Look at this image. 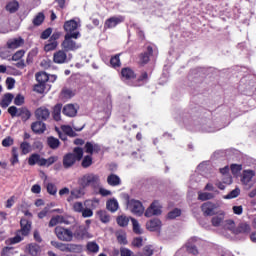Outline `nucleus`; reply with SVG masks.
<instances>
[{"label": "nucleus", "instance_id": "obj_1", "mask_svg": "<svg viewBox=\"0 0 256 256\" xmlns=\"http://www.w3.org/2000/svg\"><path fill=\"white\" fill-rule=\"evenodd\" d=\"M81 37V33L79 31L73 33H66L64 36V41L61 44L62 49L66 52L68 51H77V49H81V44H78L73 39H79Z\"/></svg>", "mask_w": 256, "mask_h": 256}, {"label": "nucleus", "instance_id": "obj_2", "mask_svg": "<svg viewBox=\"0 0 256 256\" xmlns=\"http://www.w3.org/2000/svg\"><path fill=\"white\" fill-rule=\"evenodd\" d=\"M83 159V148L76 147L73 150V153H68L63 157V167L64 169H70L73 167L77 161H81Z\"/></svg>", "mask_w": 256, "mask_h": 256}, {"label": "nucleus", "instance_id": "obj_3", "mask_svg": "<svg viewBox=\"0 0 256 256\" xmlns=\"http://www.w3.org/2000/svg\"><path fill=\"white\" fill-rule=\"evenodd\" d=\"M79 183L82 187H93L97 189L101 185V178L98 174L87 173L79 179Z\"/></svg>", "mask_w": 256, "mask_h": 256}, {"label": "nucleus", "instance_id": "obj_4", "mask_svg": "<svg viewBox=\"0 0 256 256\" xmlns=\"http://www.w3.org/2000/svg\"><path fill=\"white\" fill-rule=\"evenodd\" d=\"M51 245L64 253H81L83 251V246L79 244H63L61 242L51 241Z\"/></svg>", "mask_w": 256, "mask_h": 256}, {"label": "nucleus", "instance_id": "obj_5", "mask_svg": "<svg viewBox=\"0 0 256 256\" xmlns=\"http://www.w3.org/2000/svg\"><path fill=\"white\" fill-rule=\"evenodd\" d=\"M8 113L11 117H21L22 121H29L31 119V111L27 107L17 108L16 106H10Z\"/></svg>", "mask_w": 256, "mask_h": 256}, {"label": "nucleus", "instance_id": "obj_6", "mask_svg": "<svg viewBox=\"0 0 256 256\" xmlns=\"http://www.w3.org/2000/svg\"><path fill=\"white\" fill-rule=\"evenodd\" d=\"M30 231H31V225H24V226H22L21 230H19L16 233L15 237L8 239L6 242L9 245H15L17 243H21V240L24 237H27V235H29Z\"/></svg>", "mask_w": 256, "mask_h": 256}, {"label": "nucleus", "instance_id": "obj_7", "mask_svg": "<svg viewBox=\"0 0 256 256\" xmlns=\"http://www.w3.org/2000/svg\"><path fill=\"white\" fill-rule=\"evenodd\" d=\"M127 209H129V211H131V213L134 215H138V217H141V215L145 213V207H143V203L135 199L128 200Z\"/></svg>", "mask_w": 256, "mask_h": 256}, {"label": "nucleus", "instance_id": "obj_8", "mask_svg": "<svg viewBox=\"0 0 256 256\" xmlns=\"http://www.w3.org/2000/svg\"><path fill=\"white\" fill-rule=\"evenodd\" d=\"M216 209H219V204L207 201L201 205V211L204 217H213V215H217L215 212Z\"/></svg>", "mask_w": 256, "mask_h": 256}, {"label": "nucleus", "instance_id": "obj_9", "mask_svg": "<svg viewBox=\"0 0 256 256\" xmlns=\"http://www.w3.org/2000/svg\"><path fill=\"white\" fill-rule=\"evenodd\" d=\"M55 233L60 241H73V232L63 226H57Z\"/></svg>", "mask_w": 256, "mask_h": 256}, {"label": "nucleus", "instance_id": "obj_10", "mask_svg": "<svg viewBox=\"0 0 256 256\" xmlns=\"http://www.w3.org/2000/svg\"><path fill=\"white\" fill-rule=\"evenodd\" d=\"M161 209H163V206L161 205V202L155 200L146 209L145 217H153V216L161 215V213H163V211Z\"/></svg>", "mask_w": 256, "mask_h": 256}, {"label": "nucleus", "instance_id": "obj_11", "mask_svg": "<svg viewBox=\"0 0 256 256\" xmlns=\"http://www.w3.org/2000/svg\"><path fill=\"white\" fill-rule=\"evenodd\" d=\"M73 236L78 239V240H83V239H91L93 235L89 233L87 226H77L75 229Z\"/></svg>", "mask_w": 256, "mask_h": 256}, {"label": "nucleus", "instance_id": "obj_12", "mask_svg": "<svg viewBox=\"0 0 256 256\" xmlns=\"http://www.w3.org/2000/svg\"><path fill=\"white\" fill-rule=\"evenodd\" d=\"M53 61L57 65H63V63H69V61H71V57L67 56V51L58 50L53 54Z\"/></svg>", "mask_w": 256, "mask_h": 256}, {"label": "nucleus", "instance_id": "obj_13", "mask_svg": "<svg viewBox=\"0 0 256 256\" xmlns=\"http://www.w3.org/2000/svg\"><path fill=\"white\" fill-rule=\"evenodd\" d=\"M78 111L79 106L77 104H66L62 109V113L66 117H77Z\"/></svg>", "mask_w": 256, "mask_h": 256}, {"label": "nucleus", "instance_id": "obj_14", "mask_svg": "<svg viewBox=\"0 0 256 256\" xmlns=\"http://www.w3.org/2000/svg\"><path fill=\"white\" fill-rule=\"evenodd\" d=\"M124 21H125V18L123 16L111 17L105 21L104 28L113 29L114 27H117L119 23H123Z\"/></svg>", "mask_w": 256, "mask_h": 256}, {"label": "nucleus", "instance_id": "obj_15", "mask_svg": "<svg viewBox=\"0 0 256 256\" xmlns=\"http://www.w3.org/2000/svg\"><path fill=\"white\" fill-rule=\"evenodd\" d=\"M228 229L229 231H232L234 235H239L241 233L248 235V233H251V226L249 225L230 226Z\"/></svg>", "mask_w": 256, "mask_h": 256}, {"label": "nucleus", "instance_id": "obj_16", "mask_svg": "<svg viewBox=\"0 0 256 256\" xmlns=\"http://www.w3.org/2000/svg\"><path fill=\"white\" fill-rule=\"evenodd\" d=\"M51 115V112L49 109L45 107H40L35 111V116L39 121H47Z\"/></svg>", "mask_w": 256, "mask_h": 256}, {"label": "nucleus", "instance_id": "obj_17", "mask_svg": "<svg viewBox=\"0 0 256 256\" xmlns=\"http://www.w3.org/2000/svg\"><path fill=\"white\" fill-rule=\"evenodd\" d=\"M85 153L93 155V153H99L101 151V146L95 142H87L84 146Z\"/></svg>", "mask_w": 256, "mask_h": 256}, {"label": "nucleus", "instance_id": "obj_18", "mask_svg": "<svg viewBox=\"0 0 256 256\" xmlns=\"http://www.w3.org/2000/svg\"><path fill=\"white\" fill-rule=\"evenodd\" d=\"M81 25L75 20H68L64 23V30L66 33H73V31H77Z\"/></svg>", "mask_w": 256, "mask_h": 256}, {"label": "nucleus", "instance_id": "obj_19", "mask_svg": "<svg viewBox=\"0 0 256 256\" xmlns=\"http://www.w3.org/2000/svg\"><path fill=\"white\" fill-rule=\"evenodd\" d=\"M254 177H255V171L244 170L241 178L242 185H249V183H251Z\"/></svg>", "mask_w": 256, "mask_h": 256}, {"label": "nucleus", "instance_id": "obj_20", "mask_svg": "<svg viewBox=\"0 0 256 256\" xmlns=\"http://www.w3.org/2000/svg\"><path fill=\"white\" fill-rule=\"evenodd\" d=\"M118 225H129V221H131L132 225H138L137 220L131 218L125 214H122L116 219Z\"/></svg>", "mask_w": 256, "mask_h": 256}, {"label": "nucleus", "instance_id": "obj_21", "mask_svg": "<svg viewBox=\"0 0 256 256\" xmlns=\"http://www.w3.org/2000/svg\"><path fill=\"white\" fill-rule=\"evenodd\" d=\"M152 55H153V47L148 46L147 51L140 54V64L147 65V63H149V59Z\"/></svg>", "mask_w": 256, "mask_h": 256}, {"label": "nucleus", "instance_id": "obj_22", "mask_svg": "<svg viewBox=\"0 0 256 256\" xmlns=\"http://www.w3.org/2000/svg\"><path fill=\"white\" fill-rule=\"evenodd\" d=\"M31 129L34 133L41 135V133H45L46 126L45 123L41 121H36L32 123Z\"/></svg>", "mask_w": 256, "mask_h": 256}, {"label": "nucleus", "instance_id": "obj_23", "mask_svg": "<svg viewBox=\"0 0 256 256\" xmlns=\"http://www.w3.org/2000/svg\"><path fill=\"white\" fill-rule=\"evenodd\" d=\"M25 43V40L23 38H14L10 39L7 42L8 49H18V47H21Z\"/></svg>", "mask_w": 256, "mask_h": 256}, {"label": "nucleus", "instance_id": "obj_24", "mask_svg": "<svg viewBox=\"0 0 256 256\" xmlns=\"http://www.w3.org/2000/svg\"><path fill=\"white\" fill-rule=\"evenodd\" d=\"M121 75L123 77V79H126L127 81H131V79H135L137 77V75H135V72L133 71V69L127 67V68H123L121 71Z\"/></svg>", "mask_w": 256, "mask_h": 256}, {"label": "nucleus", "instance_id": "obj_25", "mask_svg": "<svg viewBox=\"0 0 256 256\" xmlns=\"http://www.w3.org/2000/svg\"><path fill=\"white\" fill-rule=\"evenodd\" d=\"M83 195H85V193L83 192V190H81V188H75L70 192V196L68 197L67 201L71 203L73 199H81Z\"/></svg>", "mask_w": 256, "mask_h": 256}, {"label": "nucleus", "instance_id": "obj_26", "mask_svg": "<svg viewBox=\"0 0 256 256\" xmlns=\"http://www.w3.org/2000/svg\"><path fill=\"white\" fill-rule=\"evenodd\" d=\"M107 183L111 187H118V185H121V178L116 174H110L107 177Z\"/></svg>", "mask_w": 256, "mask_h": 256}, {"label": "nucleus", "instance_id": "obj_27", "mask_svg": "<svg viewBox=\"0 0 256 256\" xmlns=\"http://www.w3.org/2000/svg\"><path fill=\"white\" fill-rule=\"evenodd\" d=\"M106 209L108 211H111V213H115L119 209V202H117V199L112 198L106 202Z\"/></svg>", "mask_w": 256, "mask_h": 256}, {"label": "nucleus", "instance_id": "obj_28", "mask_svg": "<svg viewBox=\"0 0 256 256\" xmlns=\"http://www.w3.org/2000/svg\"><path fill=\"white\" fill-rule=\"evenodd\" d=\"M154 253H155V247L149 244L144 246L143 252H138L136 256H153Z\"/></svg>", "mask_w": 256, "mask_h": 256}, {"label": "nucleus", "instance_id": "obj_29", "mask_svg": "<svg viewBox=\"0 0 256 256\" xmlns=\"http://www.w3.org/2000/svg\"><path fill=\"white\" fill-rule=\"evenodd\" d=\"M68 223L67 218L61 215H57L50 220V225H67Z\"/></svg>", "mask_w": 256, "mask_h": 256}, {"label": "nucleus", "instance_id": "obj_30", "mask_svg": "<svg viewBox=\"0 0 256 256\" xmlns=\"http://www.w3.org/2000/svg\"><path fill=\"white\" fill-rule=\"evenodd\" d=\"M225 221V211H220L218 215L214 216L211 220L212 225H221Z\"/></svg>", "mask_w": 256, "mask_h": 256}, {"label": "nucleus", "instance_id": "obj_31", "mask_svg": "<svg viewBox=\"0 0 256 256\" xmlns=\"http://www.w3.org/2000/svg\"><path fill=\"white\" fill-rule=\"evenodd\" d=\"M97 217L100 219L101 223H109V221H111V216L105 210L98 211Z\"/></svg>", "mask_w": 256, "mask_h": 256}, {"label": "nucleus", "instance_id": "obj_32", "mask_svg": "<svg viewBox=\"0 0 256 256\" xmlns=\"http://www.w3.org/2000/svg\"><path fill=\"white\" fill-rule=\"evenodd\" d=\"M47 145L50 147V149H59V145H61V142L59 139L50 136L47 138Z\"/></svg>", "mask_w": 256, "mask_h": 256}, {"label": "nucleus", "instance_id": "obj_33", "mask_svg": "<svg viewBox=\"0 0 256 256\" xmlns=\"http://www.w3.org/2000/svg\"><path fill=\"white\" fill-rule=\"evenodd\" d=\"M58 45H59V42L49 39L46 42V44L44 45V51H46L47 53L49 51H55V49H57Z\"/></svg>", "mask_w": 256, "mask_h": 256}, {"label": "nucleus", "instance_id": "obj_34", "mask_svg": "<svg viewBox=\"0 0 256 256\" xmlns=\"http://www.w3.org/2000/svg\"><path fill=\"white\" fill-rule=\"evenodd\" d=\"M36 81L45 85L46 81H49V74L44 71L38 72L35 75Z\"/></svg>", "mask_w": 256, "mask_h": 256}, {"label": "nucleus", "instance_id": "obj_35", "mask_svg": "<svg viewBox=\"0 0 256 256\" xmlns=\"http://www.w3.org/2000/svg\"><path fill=\"white\" fill-rule=\"evenodd\" d=\"M199 201H211V199H215V194L210 192H200L198 194Z\"/></svg>", "mask_w": 256, "mask_h": 256}, {"label": "nucleus", "instance_id": "obj_36", "mask_svg": "<svg viewBox=\"0 0 256 256\" xmlns=\"http://www.w3.org/2000/svg\"><path fill=\"white\" fill-rule=\"evenodd\" d=\"M61 109H63V105L56 104L53 109V118L55 121H61Z\"/></svg>", "mask_w": 256, "mask_h": 256}, {"label": "nucleus", "instance_id": "obj_37", "mask_svg": "<svg viewBox=\"0 0 256 256\" xmlns=\"http://www.w3.org/2000/svg\"><path fill=\"white\" fill-rule=\"evenodd\" d=\"M86 248L89 253H99V244L95 241L88 242Z\"/></svg>", "mask_w": 256, "mask_h": 256}, {"label": "nucleus", "instance_id": "obj_38", "mask_svg": "<svg viewBox=\"0 0 256 256\" xmlns=\"http://www.w3.org/2000/svg\"><path fill=\"white\" fill-rule=\"evenodd\" d=\"M11 101H13V94L11 93H7L4 95V98L1 101V107H3L4 109H6V107L8 105H11Z\"/></svg>", "mask_w": 256, "mask_h": 256}, {"label": "nucleus", "instance_id": "obj_39", "mask_svg": "<svg viewBox=\"0 0 256 256\" xmlns=\"http://www.w3.org/2000/svg\"><path fill=\"white\" fill-rule=\"evenodd\" d=\"M43 21H45V14H43V12H40L34 17L33 25H35V27H39V25L43 24Z\"/></svg>", "mask_w": 256, "mask_h": 256}, {"label": "nucleus", "instance_id": "obj_40", "mask_svg": "<svg viewBox=\"0 0 256 256\" xmlns=\"http://www.w3.org/2000/svg\"><path fill=\"white\" fill-rule=\"evenodd\" d=\"M61 129L65 135H68V137H77V133L73 130V128L69 125H63L61 126Z\"/></svg>", "mask_w": 256, "mask_h": 256}, {"label": "nucleus", "instance_id": "obj_41", "mask_svg": "<svg viewBox=\"0 0 256 256\" xmlns=\"http://www.w3.org/2000/svg\"><path fill=\"white\" fill-rule=\"evenodd\" d=\"M28 251H29L30 255L37 256V255H39L41 248L37 244H29Z\"/></svg>", "mask_w": 256, "mask_h": 256}, {"label": "nucleus", "instance_id": "obj_42", "mask_svg": "<svg viewBox=\"0 0 256 256\" xmlns=\"http://www.w3.org/2000/svg\"><path fill=\"white\" fill-rule=\"evenodd\" d=\"M20 149L22 151V155H27V154L31 153V144H29V142H27V141H23L20 144Z\"/></svg>", "mask_w": 256, "mask_h": 256}, {"label": "nucleus", "instance_id": "obj_43", "mask_svg": "<svg viewBox=\"0 0 256 256\" xmlns=\"http://www.w3.org/2000/svg\"><path fill=\"white\" fill-rule=\"evenodd\" d=\"M81 165L84 169L91 167L93 165V157H91V155L85 156L82 160Z\"/></svg>", "mask_w": 256, "mask_h": 256}, {"label": "nucleus", "instance_id": "obj_44", "mask_svg": "<svg viewBox=\"0 0 256 256\" xmlns=\"http://www.w3.org/2000/svg\"><path fill=\"white\" fill-rule=\"evenodd\" d=\"M19 9V3L13 1L6 5V11H9V13H16Z\"/></svg>", "mask_w": 256, "mask_h": 256}, {"label": "nucleus", "instance_id": "obj_45", "mask_svg": "<svg viewBox=\"0 0 256 256\" xmlns=\"http://www.w3.org/2000/svg\"><path fill=\"white\" fill-rule=\"evenodd\" d=\"M120 55L121 54H116L110 59V64L112 67H114V69L117 67H121V59H119Z\"/></svg>", "mask_w": 256, "mask_h": 256}, {"label": "nucleus", "instance_id": "obj_46", "mask_svg": "<svg viewBox=\"0 0 256 256\" xmlns=\"http://www.w3.org/2000/svg\"><path fill=\"white\" fill-rule=\"evenodd\" d=\"M41 157V155L34 153L32 155H30L29 159H28V165H37L39 163V158Z\"/></svg>", "mask_w": 256, "mask_h": 256}, {"label": "nucleus", "instance_id": "obj_47", "mask_svg": "<svg viewBox=\"0 0 256 256\" xmlns=\"http://www.w3.org/2000/svg\"><path fill=\"white\" fill-rule=\"evenodd\" d=\"M177 217H181V209L175 208L167 214V219H177Z\"/></svg>", "mask_w": 256, "mask_h": 256}, {"label": "nucleus", "instance_id": "obj_48", "mask_svg": "<svg viewBox=\"0 0 256 256\" xmlns=\"http://www.w3.org/2000/svg\"><path fill=\"white\" fill-rule=\"evenodd\" d=\"M230 170L232 175H237L238 173H241L243 170V165L241 164H231L230 165Z\"/></svg>", "mask_w": 256, "mask_h": 256}, {"label": "nucleus", "instance_id": "obj_49", "mask_svg": "<svg viewBox=\"0 0 256 256\" xmlns=\"http://www.w3.org/2000/svg\"><path fill=\"white\" fill-rule=\"evenodd\" d=\"M238 195H241V190L239 188H235L230 193H228L226 196H224V199H236Z\"/></svg>", "mask_w": 256, "mask_h": 256}, {"label": "nucleus", "instance_id": "obj_50", "mask_svg": "<svg viewBox=\"0 0 256 256\" xmlns=\"http://www.w3.org/2000/svg\"><path fill=\"white\" fill-rule=\"evenodd\" d=\"M11 163L12 165H15L19 163V152L16 147L12 148V158H11Z\"/></svg>", "mask_w": 256, "mask_h": 256}, {"label": "nucleus", "instance_id": "obj_51", "mask_svg": "<svg viewBox=\"0 0 256 256\" xmlns=\"http://www.w3.org/2000/svg\"><path fill=\"white\" fill-rule=\"evenodd\" d=\"M46 189L49 193V195H57V186L53 183H48L46 186Z\"/></svg>", "mask_w": 256, "mask_h": 256}, {"label": "nucleus", "instance_id": "obj_52", "mask_svg": "<svg viewBox=\"0 0 256 256\" xmlns=\"http://www.w3.org/2000/svg\"><path fill=\"white\" fill-rule=\"evenodd\" d=\"M15 143V140L11 136H8L2 140V146L3 147H11Z\"/></svg>", "mask_w": 256, "mask_h": 256}, {"label": "nucleus", "instance_id": "obj_53", "mask_svg": "<svg viewBox=\"0 0 256 256\" xmlns=\"http://www.w3.org/2000/svg\"><path fill=\"white\" fill-rule=\"evenodd\" d=\"M25 103V96L18 94L14 99V104H16L18 107H21Z\"/></svg>", "mask_w": 256, "mask_h": 256}, {"label": "nucleus", "instance_id": "obj_54", "mask_svg": "<svg viewBox=\"0 0 256 256\" xmlns=\"http://www.w3.org/2000/svg\"><path fill=\"white\" fill-rule=\"evenodd\" d=\"M34 91L36 93H40V94H43L45 93V84L43 83H38L34 86Z\"/></svg>", "mask_w": 256, "mask_h": 256}, {"label": "nucleus", "instance_id": "obj_55", "mask_svg": "<svg viewBox=\"0 0 256 256\" xmlns=\"http://www.w3.org/2000/svg\"><path fill=\"white\" fill-rule=\"evenodd\" d=\"M83 209V203L76 202L73 204V211H75L76 213H82Z\"/></svg>", "mask_w": 256, "mask_h": 256}, {"label": "nucleus", "instance_id": "obj_56", "mask_svg": "<svg viewBox=\"0 0 256 256\" xmlns=\"http://www.w3.org/2000/svg\"><path fill=\"white\" fill-rule=\"evenodd\" d=\"M132 245L133 247H138V248L143 247V238L141 237L134 238V240L132 241Z\"/></svg>", "mask_w": 256, "mask_h": 256}, {"label": "nucleus", "instance_id": "obj_57", "mask_svg": "<svg viewBox=\"0 0 256 256\" xmlns=\"http://www.w3.org/2000/svg\"><path fill=\"white\" fill-rule=\"evenodd\" d=\"M51 33H53V29L47 28L41 33V39H49L51 37Z\"/></svg>", "mask_w": 256, "mask_h": 256}, {"label": "nucleus", "instance_id": "obj_58", "mask_svg": "<svg viewBox=\"0 0 256 256\" xmlns=\"http://www.w3.org/2000/svg\"><path fill=\"white\" fill-rule=\"evenodd\" d=\"M25 55V51L20 50L17 51L13 56H12V61H19V59H22V57Z\"/></svg>", "mask_w": 256, "mask_h": 256}, {"label": "nucleus", "instance_id": "obj_59", "mask_svg": "<svg viewBox=\"0 0 256 256\" xmlns=\"http://www.w3.org/2000/svg\"><path fill=\"white\" fill-rule=\"evenodd\" d=\"M118 242L122 245H127V235L125 233L117 235Z\"/></svg>", "mask_w": 256, "mask_h": 256}, {"label": "nucleus", "instance_id": "obj_60", "mask_svg": "<svg viewBox=\"0 0 256 256\" xmlns=\"http://www.w3.org/2000/svg\"><path fill=\"white\" fill-rule=\"evenodd\" d=\"M81 213L84 218L93 217V210L91 208H84Z\"/></svg>", "mask_w": 256, "mask_h": 256}, {"label": "nucleus", "instance_id": "obj_61", "mask_svg": "<svg viewBox=\"0 0 256 256\" xmlns=\"http://www.w3.org/2000/svg\"><path fill=\"white\" fill-rule=\"evenodd\" d=\"M62 95L66 98V99H71V97H73V95H75V93L73 92V90L71 89H64L62 91Z\"/></svg>", "mask_w": 256, "mask_h": 256}, {"label": "nucleus", "instance_id": "obj_62", "mask_svg": "<svg viewBox=\"0 0 256 256\" xmlns=\"http://www.w3.org/2000/svg\"><path fill=\"white\" fill-rule=\"evenodd\" d=\"M48 214H49V207H45L43 208L42 211L38 213V219H45V217H47Z\"/></svg>", "mask_w": 256, "mask_h": 256}, {"label": "nucleus", "instance_id": "obj_63", "mask_svg": "<svg viewBox=\"0 0 256 256\" xmlns=\"http://www.w3.org/2000/svg\"><path fill=\"white\" fill-rule=\"evenodd\" d=\"M147 230L154 232V233H159L161 231V226L160 225H149V226H147Z\"/></svg>", "mask_w": 256, "mask_h": 256}, {"label": "nucleus", "instance_id": "obj_64", "mask_svg": "<svg viewBox=\"0 0 256 256\" xmlns=\"http://www.w3.org/2000/svg\"><path fill=\"white\" fill-rule=\"evenodd\" d=\"M184 249L187 251V253L192 254V253H193V240H189V241L186 243Z\"/></svg>", "mask_w": 256, "mask_h": 256}]
</instances>
